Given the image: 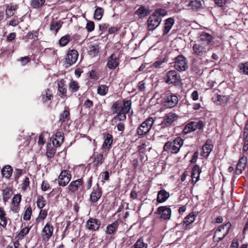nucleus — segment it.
I'll return each instance as SVG.
<instances>
[{
	"instance_id": "nucleus-1",
	"label": "nucleus",
	"mask_w": 248,
	"mask_h": 248,
	"mask_svg": "<svg viewBox=\"0 0 248 248\" xmlns=\"http://www.w3.org/2000/svg\"><path fill=\"white\" fill-rule=\"evenodd\" d=\"M178 118L179 116L175 113H167L162 118L155 120L156 124H155L154 128L155 129L156 133H160L167 136L169 127L176 121Z\"/></svg>"
},
{
	"instance_id": "nucleus-2",
	"label": "nucleus",
	"mask_w": 248,
	"mask_h": 248,
	"mask_svg": "<svg viewBox=\"0 0 248 248\" xmlns=\"http://www.w3.org/2000/svg\"><path fill=\"white\" fill-rule=\"evenodd\" d=\"M131 108V100H124L123 105L117 102L114 103L111 107L113 114H117L114 120L123 121L126 119L125 114L129 112Z\"/></svg>"
},
{
	"instance_id": "nucleus-3",
	"label": "nucleus",
	"mask_w": 248,
	"mask_h": 248,
	"mask_svg": "<svg viewBox=\"0 0 248 248\" xmlns=\"http://www.w3.org/2000/svg\"><path fill=\"white\" fill-rule=\"evenodd\" d=\"M183 144V140L180 137H177L172 141L167 142L164 145L163 150L171 154H177Z\"/></svg>"
},
{
	"instance_id": "nucleus-4",
	"label": "nucleus",
	"mask_w": 248,
	"mask_h": 248,
	"mask_svg": "<svg viewBox=\"0 0 248 248\" xmlns=\"http://www.w3.org/2000/svg\"><path fill=\"white\" fill-rule=\"evenodd\" d=\"M211 47L204 44L196 43L192 46L193 55L199 59L202 60L206 58L208 55V52L210 51Z\"/></svg>"
},
{
	"instance_id": "nucleus-5",
	"label": "nucleus",
	"mask_w": 248,
	"mask_h": 248,
	"mask_svg": "<svg viewBox=\"0 0 248 248\" xmlns=\"http://www.w3.org/2000/svg\"><path fill=\"white\" fill-rule=\"evenodd\" d=\"M156 124V120L149 117L143 122L138 127L137 132L140 136H143L148 133L152 127Z\"/></svg>"
},
{
	"instance_id": "nucleus-6",
	"label": "nucleus",
	"mask_w": 248,
	"mask_h": 248,
	"mask_svg": "<svg viewBox=\"0 0 248 248\" xmlns=\"http://www.w3.org/2000/svg\"><path fill=\"white\" fill-rule=\"evenodd\" d=\"M231 224L228 222L224 225L219 226L215 232L214 239L215 241H219L221 240L228 234Z\"/></svg>"
},
{
	"instance_id": "nucleus-7",
	"label": "nucleus",
	"mask_w": 248,
	"mask_h": 248,
	"mask_svg": "<svg viewBox=\"0 0 248 248\" xmlns=\"http://www.w3.org/2000/svg\"><path fill=\"white\" fill-rule=\"evenodd\" d=\"M174 67L179 71H184L188 68L186 59L183 55H179L175 58Z\"/></svg>"
},
{
	"instance_id": "nucleus-8",
	"label": "nucleus",
	"mask_w": 248,
	"mask_h": 248,
	"mask_svg": "<svg viewBox=\"0 0 248 248\" xmlns=\"http://www.w3.org/2000/svg\"><path fill=\"white\" fill-rule=\"evenodd\" d=\"M161 21L162 18L161 17H158L152 14L150 16L147 21L148 30L149 31H154L160 25Z\"/></svg>"
},
{
	"instance_id": "nucleus-9",
	"label": "nucleus",
	"mask_w": 248,
	"mask_h": 248,
	"mask_svg": "<svg viewBox=\"0 0 248 248\" xmlns=\"http://www.w3.org/2000/svg\"><path fill=\"white\" fill-rule=\"evenodd\" d=\"M53 231L54 227L52 224L49 222H47L42 232L43 240L45 242L48 241L53 234Z\"/></svg>"
},
{
	"instance_id": "nucleus-10",
	"label": "nucleus",
	"mask_w": 248,
	"mask_h": 248,
	"mask_svg": "<svg viewBox=\"0 0 248 248\" xmlns=\"http://www.w3.org/2000/svg\"><path fill=\"white\" fill-rule=\"evenodd\" d=\"M165 82L169 84H174L180 80V77L175 70L168 72L164 78Z\"/></svg>"
},
{
	"instance_id": "nucleus-11",
	"label": "nucleus",
	"mask_w": 248,
	"mask_h": 248,
	"mask_svg": "<svg viewBox=\"0 0 248 248\" xmlns=\"http://www.w3.org/2000/svg\"><path fill=\"white\" fill-rule=\"evenodd\" d=\"M71 178V175L69 170L62 171L58 178L59 185L62 186H66L70 181Z\"/></svg>"
},
{
	"instance_id": "nucleus-12",
	"label": "nucleus",
	"mask_w": 248,
	"mask_h": 248,
	"mask_svg": "<svg viewBox=\"0 0 248 248\" xmlns=\"http://www.w3.org/2000/svg\"><path fill=\"white\" fill-rule=\"evenodd\" d=\"M178 102L177 96L172 93H169L165 98L164 106L167 108H172L176 106Z\"/></svg>"
},
{
	"instance_id": "nucleus-13",
	"label": "nucleus",
	"mask_w": 248,
	"mask_h": 248,
	"mask_svg": "<svg viewBox=\"0 0 248 248\" xmlns=\"http://www.w3.org/2000/svg\"><path fill=\"white\" fill-rule=\"evenodd\" d=\"M78 58V52L77 50L73 49L70 50L65 58V64L66 67L70 66L75 63Z\"/></svg>"
},
{
	"instance_id": "nucleus-14",
	"label": "nucleus",
	"mask_w": 248,
	"mask_h": 248,
	"mask_svg": "<svg viewBox=\"0 0 248 248\" xmlns=\"http://www.w3.org/2000/svg\"><path fill=\"white\" fill-rule=\"evenodd\" d=\"M155 213L160 215L161 218L168 219L171 217V209L166 206H160L157 208Z\"/></svg>"
},
{
	"instance_id": "nucleus-15",
	"label": "nucleus",
	"mask_w": 248,
	"mask_h": 248,
	"mask_svg": "<svg viewBox=\"0 0 248 248\" xmlns=\"http://www.w3.org/2000/svg\"><path fill=\"white\" fill-rule=\"evenodd\" d=\"M102 191L101 188L97 184L96 186L93 187V191L90 194V199L93 202H97L102 196Z\"/></svg>"
},
{
	"instance_id": "nucleus-16",
	"label": "nucleus",
	"mask_w": 248,
	"mask_h": 248,
	"mask_svg": "<svg viewBox=\"0 0 248 248\" xmlns=\"http://www.w3.org/2000/svg\"><path fill=\"white\" fill-rule=\"evenodd\" d=\"M100 226V221L93 217H90L86 224V229L90 231L97 230L99 228Z\"/></svg>"
},
{
	"instance_id": "nucleus-17",
	"label": "nucleus",
	"mask_w": 248,
	"mask_h": 248,
	"mask_svg": "<svg viewBox=\"0 0 248 248\" xmlns=\"http://www.w3.org/2000/svg\"><path fill=\"white\" fill-rule=\"evenodd\" d=\"M112 142V136L109 133L105 134L104 136V141L101 147V150L108 152L111 147Z\"/></svg>"
},
{
	"instance_id": "nucleus-18",
	"label": "nucleus",
	"mask_w": 248,
	"mask_h": 248,
	"mask_svg": "<svg viewBox=\"0 0 248 248\" xmlns=\"http://www.w3.org/2000/svg\"><path fill=\"white\" fill-rule=\"evenodd\" d=\"M248 162L247 157L243 155L239 160L236 168L235 174L239 175L242 173L243 171L245 169Z\"/></svg>"
},
{
	"instance_id": "nucleus-19",
	"label": "nucleus",
	"mask_w": 248,
	"mask_h": 248,
	"mask_svg": "<svg viewBox=\"0 0 248 248\" xmlns=\"http://www.w3.org/2000/svg\"><path fill=\"white\" fill-rule=\"evenodd\" d=\"M119 64V60L115 54H112L108 58L107 65L110 69H115Z\"/></svg>"
},
{
	"instance_id": "nucleus-20",
	"label": "nucleus",
	"mask_w": 248,
	"mask_h": 248,
	"mask_svg": "<svg viewBox=\"0 0 248 248\" xmlns=\"http://www.w3.org/2000/svg\"><path fill=\"white\" fill-rule=\"evenodd\" d=\"M107 155L108 152H105L102 150L100 154H98L95 156L93 162V165L97 168L102 165Z\"/></svg>"
},
{
	"instance_id": "nucleus-21",
	"label": "nucleus",
	"mask_w": 248,
	"mask_h": 248,
	"mask_svg": "<svg viewBox=\"0 0 248 248\" xmlns=\"http://www.w3.org/2000/svg\"><path fill=\"white\" fill-rule=\"evenodd\" d=\"M58 91L61 93V98L65 99L67 97V89L65 81L61 79L58 81Z\"/></svg>"
},
{
	"instance_id": "nucleus-22",
	"label": "nucleus",
	"mask_w": 248,
	"mask_h": 248,
	"mask_svg": "<svg viewBox=\"0 0 248 248\" xmlns=\"http://www.w3.org/2000/svg\"><path fill=\"white\" fill-rule=\"evenodd\" d=\"M83 182L82 179L73 181L70 183L68 186V188L70 191L75 193L77 191L81 186L83 185Z\"/></svg>"
},
{
	"instance_id": "nucleus-23",
	"label": "nucleus",
	"mask_w": 248,
	"mask_h": 248,
	"mask_svg": "<svg viewBox=\"0 0 248 248\" xmlns=\"http://www.w3.org/2000/svg\"><path fill=\"white\" fill-rule=\"evenodd\" d=\"M199 39L201 42L204 43V45L208 46L209 44L212 41L213 37L208 33L202 32L200 33Z\"/></svg>"
},
{
	"instance_id": "nucleus-24",
	"label": "nucleus",
	"mask_w": 248,
	"mask_h": 248,
	"mask_svg": "<svg viewBox=\"0 0 248 248\" xmlns=\"http://www.w3.org/2000/svg\"><path fill=\"white\" fill-rule=\"evenodd\" d=\"M213 148V145L212 143V141L210 140H207L202 147V155L203 156L207 157L212 151Z\"/></svg>"
},
{
	"instance_id": "nucleus-25",
	"label": "nucleus",
	"mask_w": 248,
	"mask_h": 248,
	"mask_svg": "<svg viewBox=\"0 0 248 248\" xmlns=\"http://www.w3.org/2000/svg\"><path fill=\"white\" fill-rule=\"evenodd\" d=\"M201 172L200 167L198 165L194 166L191 172V180L194 185L198 181Z\"/></svg>"
},
{
	"instance_id": "nucleus-26",
	"label": "nucleus",
	"mask_w": 248,
	"mask_h": 248,
	"mask_svg": "<svg viewBox=\"0 0 248 248\" xmlns=\"http://www.w3.org/2000/svg\"><path fill=\"white\" fill-rule=\"evenodd\" d=\"M63 134L61 132H57L52 140V143L55 147H59L63 143Z\"/></svg>"
},
{
	"instance_id": "nucleus-27",
	"label": "nucleus",
	"mask_w": 248,
	"mask_h": 248,
	"mask_svg": "<svg viewBox=\"0 0 248 248\" xmlns=\"http://www.w3.org/2000/svg\"><path fill=\"white\" fill-rule=\"evenodd\" d=\"M150 14L149 9L144 6H140L135 12V15L139 18L145 17Z\"/></svg>"
},
{
	"instance_id": "nucleus-28",
	"label": "nucleus",
	"mask_w": 248,
	"mask_h": 248,
	"mask_svg": "<svg viewBox=\"0 0 248 248\" xmlns=\"http://www.w3.org/2000/svg\"><path fill=\"white\" fill-rule=\"evenodd\" d=\"M13 194V188L7 187L2 190V196L3 202L5 204L10 199Z\"/></svg>"
},
{
	"instance_id": "nucleus-29",
	"label": "nucleus",
	"mask_w": 248,
	"mask_h": 248,
	"mask_svg": "<svg viewBox=\"0 0 248 248\" xmlns=\"http://www.w3.org/2000/svg\"><path fill=\"white\" fill-rule=\"evenodd\" d=\"M169 197V193L164 189H162L158 192L156 201L158 203H162L166 201Z\"/></svg>"
},
{
	"instance_id": "nucleus-30",
	"label": "nucleus",
	"mask_w": 248,
	"mask_h": 248,
	"mask_svg": "<svg viewBox=\"0 0 248 248\" xmlns=\"http://www.w3.org/2000/svg\"><path fill=\"white\" fill-rule=\"evenodd\" d=\"M202 4L200 0H191L186 6L189 10L197 11L202 7Z\"/></svg>"
},
{
	"instance_id": "nucleus-31",
	"label": "nucleus",
	"mask_w": 248,
	"mask_h": 248,
	"mask_svg": "<svg viewBox=\"0 0 248 248\" xmlns=\"http://www.w3.org/2000/svg\"><path fill=\"white\" fill-rule=\"evenodd\" d=\"M195 219V215L193 213L189 214L186 217H185L183 221V228L186 229L188 226L192 223Z\"/></svg>"
},
{
	"instance_id": "nucleus-32",
	"label": "nucleus",
	"mask_w": 248,
	"mask_h": 248,
	"mask_svg": "<svg viewBox=\"0 0 248 248\" xmlns=\"http://www.w3.org/2000/svg\"><path fill=\"white\" fill-rule=\"evenodd\" d=\"M198 124L196 122H191L187 124L185 127L183 132L185 134L190 133L197 129Z\"/></svg>"
},
{
	"instance_id": "nucleus-33",
	"label": "nucleus",
	"mask_w": 248,
	"mask_h": 248,
	"mask_svg": "<svg viewBox=\"0 0 248 248\" xmlns=\"http://www.w3.org/2000/svg\"><path fill=\"white\" fill-rule=\"evenodd\" d=\"M174 19L172 18H169L165 20L164 29L163 30V35H165L170 31L173 24Z\"/></svg>"
},
{
	"instance_id": "nucleus-34",
	"label": "nucleus",
	"mask_w": 248,
	"mask_h": 248,
	"mask_svg": "<svg viewBox=\"0 0 248 248\" xmlns=\"http://www.w3.org/2000/svg\"><path fill=\"white\" fill-rule=\"evenodd\" d=\"M99 49V45L97 44H93L89 46L88 52L90 56L94 57L98 53Z\"/></svg>"
},
{
	"instance_id": "nucleus-35",
	"label": "nucleus",
	"mask_w": 248,
	"mask_h": 248,
	"mask_svg": "<svg viewBox=\"0 0 248 248\" xmlns=\"http://www.w3.org/2000/svg\"><path fill=\"white\" fill-rule=\"evenodd\" d=\"M8 218L3 207H0V225L5 227L7 224Z\"/></svg>"
},
{
	"instance_id": "nucleus-36",
	"label": "nucleus",
	"mask_w": 248,
	"mask_h": 248,
	"mask_svg": "<svg viewBox=\"0 0 248 248\" xmlns=\"http://www.w3.org/2000/svg\"><path fill=\"white\" fill-rule=\"evenodd\" d=\"M1 173L3 176L9 178L13 173V168L10 165H6L1 170Z\"/></svg>"
},
{
	"instance_id": "nucleus-37",
	"label": "nucleus",
	"mask_w": 248,
	"mask_h": 248,
	"mask_svg": "<svg viewBox=\"0 0 248 248\" xmlns=\"http://www.w3.org/2000/svg\"><path fill=\"white\" fill-rule=\"evenodd\" d=\"M69 90L72 93L78 92L80 88L78 83L75 80H71L68 84Z\"/></svg>"
},
{
	"instance_id": "nucleus-38",
	"label": "nucleus",
	"mask_w": 248,
	"mask_h": 248,
	"mask_svg": "<svg viewBox=\"0 0 248 248\" xmlns=\"http://www.w3.org/2000/svg\"><path fill=\"white\" fill-rule=\"evenodd\" d=\"M118 225L119 223L117 221L109 224L107 227V230L106 231V233L108 234H113L117 229Z\"/></svg>"
},
{
	"instance_id": "nucleus-39",
	"label": "nucleus",
	"mask_w": 248,
	"mask_h": 248,
	"mask_svg": "<svg viewBox=\"0 0 248 248\" xmlns=\"http://www.w3.org/2000/svg\"><path fill=\"white\" fill-rule=\"evenodd\" d=\"M17 9V6L13 3L7 5L6 9V15L8 17L13 16Z\"/></svg>"
},
{
	"instance_id": "nucleus-40",
	"label": "nucleus",
	"mask_w": 248,
	"mask_h": 248,
	"mask_svg": "<svg viewBox=\"0 0 248 248\" xmlns=\"http://www.w3.org/2000/svg\"><path fill=\"white\" fill-rule=\"evenodd\" d=\"M52 97L50 90L47 89L45 93H43L41 95L42 101L43 103H46L47 101L51 100Z\"/></svg>"
},
{
	"instance_id": "nucleus-41",
	"label": "nucleus",
	"mask_w": 248,
	"mask_h": 248,
	"mask_svg": "<svg viewBox=\"0 0 248 248\" xmlns=\"http://www.w3.org/2000/svg\"><path fill=\"white\" fill-rule=\"evenodd\" d=\"M104 9L99 7H97L94 13V18L95 19L99 20L102 18L103 15Z\"/></svg>"
},
{
	"instance_id": "nucleus-42",
	"label": "nucleus",
	"mask_w": 248,
	"mask_h": 248,
	"mask_svg": "<svg viewBox=\"0 0 248 248\" xmlns=\"http://www.w3.org/2000/svg\"><path fill=\"white\" fill-rule=\"evenodd\" d=\"M108 90V87L106 85L102 84L98 86L97 88V93L100 95H105Z\"/></svg>"
},
{
	"instance_id": "nucleus-43",
	"label": "nucleus",
	"mask_w": 248,
	"mask_h": 248,
	"mask_svg": "<svg viewBox=\"0 0 248 248\" xmlns=\"http://www.w3.org/2000/svg\"><path fill=\"white\" fill-rule=\"evenodd\" d=\"M62 27V23L60 21L56 22L53 21L51 22L50 29L51 31H55L57 33Z\"/></svg>"
},
{
	"instance_id": "nucleus-44",
	"label": "nucleus",
	"mask_w": 248,
	"mask_h": 248,
	"mask_svg": "<svg viewBox=\"0 0 248 248\" xmlns=\"http://www.w3.org/2000/svg\"><path fill=\"white\" fill-rule=\"evenodd\" d=\"M70 39V35L66 34L62 36L59 40V44L62 46H65L69 42Z\"/></svg>"
},
{
	"instance_id": "nucleus-45",
	"label": "nucleus",
	"mask_w": 248,
	"mask_h": 248,
	"mask_svg": "<svg viewBox=\"0 0 248 248\" xmlns=\"http://www.w3.org/2000/svg\"><path fill=\"white\" fill-rule=\"evenodd\" d=\"M30 230V227H24L22 229L18 234L17 236L18 239H22L23 237L26 235Z\"/></svg>"
},
{
	"instance_id": "nucleus-46",
	"label": "nucleus",
	"mask_w": 248,
	"mask_h": 248,
	"mask_svg": "<svg viewBox=\"0 0 248 248\" xmlns=\"http://www.w3.org/2000/svg\"><path fill=\"white\" fill-rule=\"evenodd\" d=\"M70 113L69 111L64 110L63 113L61 115L60 121L62 123L67 122L69 119Z\"/></svg>"
},
{
	"instance_id": "nucleus-47",
	"label": "nucleus",
	"mask_w": 248,
	"mask_h": 248,
	"mask_svg": "<svg viewBox=\"0 0 248 248\" xmlns=\"http://www.w3.org/2000/svg\"><path fill=\"white\" fill-rule=\"evenodd\" d=\"M37 206L40 208H43L46 204V201L42 196H39L37 198Z\"/></svg>"
},
{
	"instance_id": "nucleus-48",
	"label": "nucleus",
	"mask_w": 248,
	"mask_h": 248,
	"mask_svg": "<svg viewBox=\"0 0 248 248\" xmlns=\"http://www.w3.org/2000/svg\"><path fill=\"white\" fill-rule=\"evenodd\" d=\"M46 0H32L31 5L35 8L41 7L45 2Z\"/></svg>"
},
{
	"instance_id": "nucleus-49",
	"label": "nucleus",
	"mask_w": 248,
	"mask_h": 248,
	"mask_svg": "<svg viewBox=\"0 0 248 248\" xmlns=\"http://www.w3.org/2000/svg\"><path fill=\"white\" fill-rule=\"evenodd\" d=\"M38 35L39 32L38 31H29L27 33V36L28 39L37 40L38 39Z\"/></svg>"
},
{
	"instance_id": "nucleus-50",
	"label": "nucleus",
	"mask_w": 248,
	"mask_h": 248,
	"mask_svg": "<svg viewBox=\"0 0 248 248\" xmlns=\"http://www.w3.org/2000/svg\"><path fill=\"white\" fill-rule=\"evenodd\" d=\"M154 15L157 16L158 17L164 16L167 15V11L164 9H157L153 13Z\"/></svg>"
},
{
	"instance_id": "nucleus-51",
	"label": "nucleus",
	"mask_w": 248,
	"mask_h": 248,
	"mask_svg": "<svg viewBox=\"0 0 248 248\" xmlns=\"http://www.w3.org/2000/svg\"><path fill=\"white\" fill-rule=\"evenodd\" d=\"M31 214H32V209H31V208L30 206V207H28L25 213H24V216H23V219L24 220H29L31 218Z\"/></svg>"
},
{
	"instance_id": "nucleus-52",
	"label": "nucleus",
	"mask_w": 248,
	"mask_h": 248,
	"mask_svg": "<svg viewBox=\"0 0 248 248\" xmlns=\"http://www.w3.org/2000/svg\"><path fill=\"white\" fill-rule=\"evenodd\" d=\"M21 200V196L19 194H17L15 195L12 201V204H16L19 205Z\"/></svg>"
},
{
	"instance_id": "nucleus-53",
	"label": "nucleus",
	"mask_w": 248,
	"mask_h": 248,
	"mask_svg": "<svg viewBox=\"0 0 248 248\" xmlns=\"http://www.w3.org/2000/svg\"><path fill=\"white\" fill-rule=\"evenodd\" d=\"M47 214V211L46 210H41L38 217L36 219V221L39 222L40 220H44L46 217Z\"/></svg>"
},
{
	"instance_id": "nucleus-54",
	"label": "nucleus",
	"mask_w": 248,
	"mask_h": 248,
	"mask_svg": "<svg viewBox=\"0 0 248 248\" xmlns=\"http://www.w3.org/2000/svg\"><path fill=\"white\" fill-rule=\"evenodd\" d=\"M147 245L141 239L138 240L134 246V248H147Z\"/></svg>"
},
{
	"instance_id": "nucleus-55",
	"label": "nucleus",
	"mask_w": 248,
	"mask_h": 248,
	"mask_svg": "<svg viewBox=\"0 0 248 248\" xmlns=\"http://www.w3.org/2000/svg\"><path fill=\"white\" fill-rule=\"evenodd\" d=\"M239 67L244 73L248 75V62L244 63H240L239 64Z\"/></svg>"
},
{
	"instance_id": "nucleus-56",
	"label": "nucleus",
	"mask_w": 248,
	"mask_h": 248,
	"mask_svg": "<svg viewBox=\"0 0 248 248\" xmlns=\"http://www.w3.org/2000/svg\"><path fill=\"white\" fill-rule=\"evenodd\" d=\"M22 170L19 169H16L14 172L15 180L18 182V179L22 173Z\"/></svg>"
},
{
	"instance_id": "nucleus-57",
	"label": "nucleus",
	"mask_w": 248,
	"mask_h": 248,
	"mask_svg": "<svg viewBox=\"0 0 248 248\" xmlns=\"http://www.w3.org/2000/svg\"><path fill=\"white\" fill-rule=\"evenodd\" d=\"M55 153L56 150L54 148H48L46 151V155L47 157L51 158L53 157L54 155L55 154Z\"/></svg>"
},
{
	"instance_id": "nucleus-58",
	"label": "nucleus",
	"mask_w": 248,
	"mask_h": 248,
	"mask_svg": "<svg viewBox=\"0 0 248 248\" xmlns=\"http://www.w3.org/2000/svg\"><path fill=\"white\" fill-rule=\"evenodd\" d=\"M86 28L88 32H91L94 30V24L93 21H89L86 24Z\"/></svg>"
},
{
	"instance_id": "nucleus-59",
	"label": "nucleus",
	"mask_w": 248,
	"mask_h": 248,
	"mask_svg": "<svg viewBox=\"0 0 248 248\" xmlns=\"http://www.w3.org/2000/svg\"><path fill=\"white\" fill-rule=\"evenodd\" d=\"M30 180L28 177L25 178L23 183H22V189L23 190L25 191L29 187L30 185Z\"/></svg>"
},
{
	"instance_id": "nucleus-60",
	"label": "nucleus",
	"mask_w": 248,
	"mask_h": 248,
	"mask_svg": "<svg viewBox=\"0 0 248 248\" xmlns=\"http://www.w3.org/2000/svg\"><path fill=\"white\" fill-rule=\"evenodd\" d=\"M19 61L21 62V64L24 66L27 64L30 61V58L29 56L21 57L19 59Z\"/></svg>"
},
{
	"instance_id": "nucleus-61",
	"label": "nucleus",
	"mask_w": 248,
	"mask_h": 248,
	"mask_svg": "<svg viewBox=\"0 0 248 248\" xmlns=\"http://www.w3.org/2000/svg\"><path fill=\"white\" fill-rule=\"evenodd\" d=\"M145 84L144 81L142 80L139 82L138 85V88L139 90L143 92L145 91Z\"/></svg>"
},
{
	"instance_id": "nucleus-62",
	"label": "nucleus",
	"mask_w": 248,
	"mask_h": 248,
	"mask_svg": "<svg viewBox=\"0 0 248 248\" xmlns=\"http://www.w3.org/2000/svg\"><path fill=\"white\" fill-rule=\"evenodd\" d=\"M244 144L243 145V151H247L248 150V136H244Z\"/></svg>"
},
{
	"instance_id": "nucleus-63",
	"label": "nucleus",
	"mask_w": 248,
	"mask_h": 248,
	"mask_svg": "<svg viewBox=\"0 0 248 248\" xmlns=\"http://www.w3.org/2000/svg\"><path fill=\"white\" fill-rule=\"evenodd\" d=\"M164 62L161 60H158L155 62L153 65V67L155 68H160L162 67V65L164 63Z\"/></svg>"
},
{
	"instance_id": "nucleus-64",
	"label": "nucleus",
	"mask_w": 248,
	"mask_h": 248,
	"mask_svg": "<svg viewBox=\"0 0 248 248\" xmlns=\"http://www.w3.org/2000/svg\"><path fill=\"white\" fill-rule=\"evenodd\" d=\"M83 106L85 108H90L93 106V103L91 100L87 99L84 102Z\"/></svg>"
}]
</instances>
